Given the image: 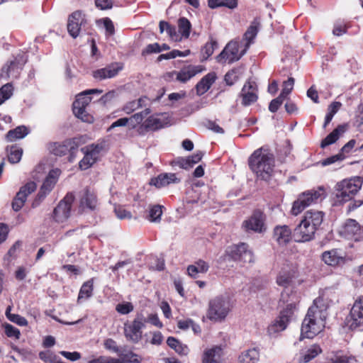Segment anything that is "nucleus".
<instances>
[{
  "instance_id": "f257e3e1",
  "label": "nucleus",
  "mask_w": 363,
  "mask_h": 363,
  "mask_svg": "<svg viewBox=\"0 0 363 363\" xmlns=\"http://www.w3.org/2000/svg\"><path fill=\"white\" fill-rule=\"evenodd\" d=\"M324 213L319 211H307L299 225L294 229L296 242H308L313 239L315 233L323 221Z\"/></svg>"
},
{
  "instance_id": "f03ea898",
  "label": "nucleus",
  "mask_w": 363,
  "mask_h": 363,
  "mask_svg": "<svg viewBox=\"0 0 363 363\" xmlns=\"http://www.w3.org/2000/svg\"><path fill=\"white\" fill-rule=\"evenodd\" d=\"M274 157L267 150H256L249 158V166L258 179H269L273 172Z\"/></svg>"
},
{
  "instance_id": "7ed1b4c3",
  "label": "nucleus",
  "mask_w": 363,
  "mask_h": 363,
  "mask_svg": "<svg viewBox=\"0 0 363 363\" xmlns=\"http://www.w3.org/2000/svg\"><path fill=\"white\" fill-rule=\"evenodd\" d=\"M327 315L328 313H323L316 310L315 306H311L302 322L300 340L312 339L320 333L325 328Z\"/></svg>"
},
{
  "instance_id": "20e7f679",
  "label": "nucleus",
  "mask_w": 363,
  "mask_h": 363,
  "mask_svg": "<svg viewBox=\"0 0 363 363\" xmlns=\"http://www.w3.org/2000/svg\"><path fill=\"white\" fill-rule=\"evenodd\" d=\"M362 183L363 179L361 177H354L337 183L335 190L338 201L340 202L350 201L359 191Z\"/></svg>"
},
{
  "instance_id": "39448f33",
  "label": "nucleus",
  "mask_w": 363,
  "mask_h": 363,
  "mask_svg": "<svg viewBox=\"0 0 363 363\" xmlns=\"http://www.w3.org/2000/svg\"><path fill=\"white\" fill-rule=\"evenodd\" d=\"M231 309V303L228 296H218L208 303L207 318L213 321H221L225 318Z\"/></svg>"
},
{
  "instance_id": "423d86ee",
  "label": "nucleus",
  "mask_w": 363,
  "mask_h": 363,
  "mask_svg": "<svg viewBox=\"0 0 363 363\" xmlns=\"http://www.w3.org/2000/svg\"><path fill=\"white\" fill-rule=\"evenodd\" d=\"M325 198L324 189L319 188L318 189H311L303 192L298 196V198L293 203L291 213L297 216L306 208L318 203Z\"/></svg>"
},
{
  "instance_id": "0eeeda50",
  "label": "nucleus",
  "mask_w": 363,
  "mask_h": 363,
  "mask_svg": "<svg viewBox=\"0 0 363 363\" xmlns=\"http://www.w3.org/2000/svg\"><path fill=\"white\" fill-rule=\"evenodd\" d=\"M146 320L143 313H138L134 320L124 324V335L133 343H138L142 338L143 330L145 328Z\"/></svg>"
},
{
  "instance_id": "6e6552de",
  "label": "nucleus",
  "mask_w": 363,
  "mask_h": 363,
  "mask_svg": "<svg viewBox=\"0 0 363 363\" xmlns=\"http://www.w3.org/2000/svg\"><path fill=\"white\" fill-rule=\"evenodd\" d=\"M247 49L240 42L233 40L229 42L223 50L217 56L219 63H233L238 61L247 52Z\"/></svg>"
},
{
  "instance_id": "1a4fd4ad",
  "label": "nucleus",
  "mask_w": 363,
  "mask_h": 363,
  "mask_svg": "<svg viewBox=\"0 0 363 363\" xmlns=\"http://www.w3.org/2000/svg\"><path fill=\"white\" fill-rule=\"evenodd\" d=\"M105 143L100 142L92 143L81 149L84 154V157L79 163V168L82 170H86L91 167L99 159L101 152L104 149Z\"/></svg>"
},
{
  "instance_id": "9d476101",
  "label": "nucleus",
  "mask_w": 363,
  "mask_h": 363,
  "mask_svg": "<svg viewBox=\"0 0 363 363\" xmlns=\"http://www.w3.org/2000/svg\"><path fill=\"white\" fill-rule=\"evenodd\" d=\"M280 301L286 303V306L280 312V315L278 318L288 325L292 320L297 310L296 305L299 302V297L297 294H291L289 295V291L285 290L281 292Z\"/></svg>"
},
{
  "instance_id": "9b49d317",
  "label": "nucleus",
  "mask_w": 363,
  "mask_h": 363,
  "mask_svg": "<svg viewBox=\"0 0 363 363\" xmlns=\"http://www.w3.org/2000/svg\"><path fill=\"white\" fill-rule=\"evenodd\" d=\"M26 61V57L21 54L18 55L13 60L8 61L1 68L0 79L8 80L18 78Z\"/></svg>"
},
{
  "instance_id": "f8f14e48",
  "label": "nucleus",
  "mask_w": 363,
  "mask_h": 363,
  "mask_svg": "<svg viewBox=\"0 0 363 363\" xmlns=\"http://www.w3.org/2000/svg\"><path fill=\"white\" fill-rule=\"evenodd\" d=\"M266 216L260 210L255 211L251 216L242 222V228L247 233H263L267 230Z\"/></svg>"
},
{
  "instance_id": "ddd939ff",
  "label": "nucleus",
  "mask_w": 363,
  "mask_h": 363,
  "mask_svg": "<svg viewBox=\"0 0 363 363\" xmlns=\"http://www.w3.org/2000/svg\"><path fill=\"white\" fill-rule=\"evenodd\" d=\"M60 174V170L58 169H52L49 172L48 175L43 182L37 196L33 201V208L38 206L42 201L46 197V196L52 191L56 182H57Z\"/></svg>"
},
{
  "instance_id": "4468645a",
  "label": "nucleus",
  "mask_w": 363,
  "mask_h": 363,
  "mask_svg": "<svg viewBox=\"0 0 363 363\" xmlns=\"http://www.w3.org/2000/svg\"><path fill=\"white\" fill-rule=\"evenodd\" d=\"M79 145V139L74 138L65 140L63 143H54L49 147L50 152L57 156H62L69 152V161L74 159V154Z\"/></svg>"
},
{
  "instance_id": "2eb2a0df",
  "label": "nucleus",
  "mask_w": 363,
  "mask_h": 363,
  "mask_svg": "<svg viewBox=\"0 0 363 363\" xmlns=\"http://www.w3.org/2000/svg\"><path fill=\"white\" fill-rule=\"evenodd\" d=\"M74 200V196L72 193L67 194L60 201L53 211V219L59 223L65 222L70 216L72 204Z\"/></svg>"
},
{
  "instance_id": "dca6fc26",
  "label": "nucleus",
  "mask_w": 363,
  "mask_h": 363,
  "mask_svg": "<svg viewBox=\"0 0 363 363\" xmlns=\"http://www.w3.org/2000/svg\"><path fill=\"white\" fill-rule=\"evenodd\" d=\"M337 294L335 288L329 287L322 290L319 296L313 301L311 306H315V309L323 313H327L330 305L337 301Z\"/></svg>"
},
{
  "instance_id": "f3484780",
  "label": "nucleus",
  "mask_w": 363,
  "mask_h": 363,
  "mask_svg": "<svg viewBox=\"0 0 363 363\" xmlns=\"http://www.w3.org/2000/svg\"><path fill=\"white\" fill-rule=\"evenodd\" d=\"M91 101V97L84 91L79 94L73 102V113L76 117L84 122H92V117L86 113V107Z\"/></svg>"
},
{
  "instance_id": "a211bd4d",
  "label": "nucleus",
  "mask_w": 363,
  "mask_h": 363,
  "mask_svg": "<svg viewBox=\"0 0 363 363\" xmlns=\"http://www.w3.org/2000/svg\"><path fill=\"white\" fill-rule=\"evenodd\" d=\"M347 323L352 330L363 325V296H358L354 301Z\"/></svg>"
},
{
  "instance_id": "6ab92c4d",
  "label": "nucleus",
  "mask_w": 363,
  "mask_h": 363,
  "mask_svg": "<svg viewBox=\"0 0 363 363\" xmlns=\"http://www.w3.org/2000/svg\"><path fill=\"white\" fill-rule=\"evenodd\" d=\"M86 20L85 16L80 11H76L69 16L67 30L73 38L79 36L82 30L86 28Z\"/></svg>"
},
{
  "instance_id": "aec40b11",
  "label": "nucleus",
  "mask_w": 363,
  "mask_h": 363,
  "mask_svg": "<svg viewBox=\"0 0 363 363\" xmlns=\"http://www.w3.org/2000/svg\"><path fill=\"white\" fill-rule=\"evenodd\" d=\"M228 253L235 261L242 263H252L254 262L253 253L246 243L241 242L232 246L228 250Z\"/></svg>"
},
{
  "instance_id": "412c9836",
  "label": "nucleus",
  "mask_w": 363,
  "mask_h": 363,
  "mask_svg": "<svg viewBox=\"0 0 363 363\" xmlns=\"http://www.w3.org/2000/svg\"><path fill=\"white\" fill-rule=\"evenodd\" d=\"M97 206L98 199L94 191L86 188L79 193V211L80 212L94 211Z\"/></svg>"
},
{
  "instance_id": "4be33fe9",
  "label": "nucleus",
  "mask_w": 363,
  "mask_h": 363,
  "mask_svg": "<svg viewBox=\"0 0 363 363\" xmlns=\"http://www.w3.org/2000/svg\"><path fill=\"white\" fill-rule=\"evenodd\" d=\"M340 233L347 239L357 241L363 236V230L356 220L349 219L340 228Z\"/></svg>"
},
{
  "instance_id": "5701e85b",
  "label": "nucleus",
  "mask_w": 363,
  "mask_h": 363,
  "mask_svg": "<svg viewBox=\"0 0 363 363\" xmlns=\"http://www.w3.org/2000/svg\"><path fill=\"white\" fill-rule=\"evenodd\" d=\"M239 97L241 98V104L244 106H248L256 102L258 99L257 89L255 82H247L240 94Z\"/></svg>"
},
{
  "instance_id": "b1692460",
  "label": "nucleus",
  "mask_w": 363,
  "mask_h": 363,
  "mask_svg": "<svg viewBox=\"0 0 363 363\" xmlns=\"http://www.w3.org/2000/svg\"><path fill=\"white\" fill-rule=\"evenodd\" d=\"M37 188L34 182H29L23 186L12 202V208L15 211H18L24 205L27 197Z\"/></svg>"
},
{
  "instance_id": "393cba45",
  "label": "nucleus",
  "mask_w": 363,
  "mask_h": 363,
  "mask_svg": "<svg viewBox=\"0 0 363 363\" xmlns=\"http://www.w3.org/2000/svg\"><path fill=\"white\" fill-rule=\"evenodd\" d=\"M123 65L121 63L115 62L108 65L106 67L96 69L93 72V77L98 80L102 81L106 79H111L116 77L118 72L122 70Z\"/></svg>"
},
{
  "instance_id": "a878e982",
  "label": "nucleus",
  "mask_w": 363,
  "mask_h": 363,
  "mask_svg": "<svg viewBox=\"0 0 363 363\" xmlns=\"http://www.w3.org/2000/svg\"><path fill=\"white\" fill-rule=\"evenodd\" d=\"M205 68L202 65H188L184 67L179 72H172L176 76V79L180 82L185 83L197 74L202 72Z\"/></svg>"
},
{
  "instance_id": "bb28decb",
  "label": "nucleus",
  "mask_w": 363,
  "mask_h": 363,
  "mask_svg": "<svg viewBox=\"0 0 363 363\" xmlns=\"http://www.w3.org/2000/svg\"><path fill=\"white\" fill-rule=\"evenodd\" d=\"M259 20L255 18L244 33L242 39L240 41L247 50H248L250 46L254 43V39L259 31Z\"/></svg>"
},
{
  "instance_id": "cd10ccee",
  "label": "nucleus",
  "mask_w": 363,
  "mask_h": 363,
  "mask_svg": "<svg viewBox=\"0 0 363 363\" xmlns=\"http://www.w3.org/2000/svg\"><path fill=\"white\" fill-rule=\"evenodd\" d=\"M273 238L279 245H286L291 239V230L286 225H277L274 228Z\"/></svg>"
},
{
  "instance_id": "c85d7f7f",
  "label": "nucleus",
  "mask_w": 363,
  "mask_h": 363,
  "mask_svg": "<svg viewBox=\"0 0 363 363\" xmlns=\"http://www.w3.org/2000/svg\"><path fill=\"white\" fill-rule=\"evenodd\" d=\"M223 349L220 346H214L206 349L202 357V363H221Z\"/></svg>"
},
{
  "instance_id": "c756f323",
  "label": "nucleus",
  "mask_w": 363,
  "mask_h": 363,
  "mask_svg": "<svg viewBox=\"0 0 363 363\" xmlns=\"http://www.w3.org/2000/svg\"><path fill=\"white\" fill-rule=\"evenodd\" d=\"M322 259L328 265L336 266L344 262L345 257L340 250L333 249L324 252Z\"/></svg>"
},
{
  "instance_id": "7c9ffc66",
  "label": "nucleus",
  "mask_w": 363,
  "mask_h": 363,
  "mask_svg": "<svg viewBox=\"0 0 363 363\" xmlns=\"http://www.w3.org/2000/svg\"><path fill=\"white\" fill-rule=\"evenodd\" d=\"M179 179L176 177L174 173H162L159 174L157 177L151 179L150 184L155 186L157 188L164 187L170 184L178 183Z\"/></svg>"
},
{
  "instance_id": "2f4dec72",
  "label": "nucleus",
  "mask_w": 363,
  "mask_h": 363,
  "mask_svg": "<svg viewBox=\"0 0 363 363\" xmlns=\"http://www.w3.org/2000/svg\"><path fill=\"white\" fill-rule=\"evenodd\" d=\"M216 74L214 73H208L203 77L201 80L196 84V89L198 95L205 94L216 80Z\"/></svg>"
},
{
  "instance_id": "473e14b6",
  "label": "nucleus",
  "mask_w": 363,
  "mask_h": 363,
  "mask_svg": "<svg viewBox=\"0 0 363 363\" xmlns=\"http://www.w3.org/2000/svg\"><path fill=\"white\" fill-rule=\"evenodd\" d=\"M321 352L322 350L318 345H313L300 353L299 362L303 363L309 362Z\"/></svg>"
},
{
  "instance_id": "72a5a7b5",
  "label": "nucleus",
  "mask_w": 363,
  "mask_h": 363,
  "mask_svg": "<svg viewBox=\"0 0 363 363\" xmlns=\"http://www.w3.org/2000/svg\"><path fill=\"white\" fill-rule=\"evenodd\" d=\"M94 290V280L91 279L87 281L84 282L80 288L77 302L79 303L84 301L88 300L91 297Z\"/></svg>"
},
{
  "instance_id": "f704fd0d",
  "label": "nucleus",
  "mask_w": 363,
  "mask_h": 363,
  "mask_svg": "<svg viewBox=\"0 0 363 363\" xmlns=\"http://www.w3.org/2000/svg\"><path fill=\"white\" fill-rule=\"evenodd\" d=\"M208 264L203 260H199L187 268L188 274L192 278H197L198 274L206 273L208 270Z\"/></svg>"
},
{
  "instance_id": "c9c22d12",
  "label": "nucleus",
  "mask_w": 363,
  "mask_h": 363,
  "mask_svg": "<svg viewBox=\"0 0 363 363\" xmlns=\"http://www.w3.org/2000/svg\"><path fill=\"white\" fill-rule=\"evenodd\" d=\"M293 276L291 272L281 271L277 278V284L284 288V290H287L289 291V295L291 294H296L291 289L289 288L292 281Z\"/></svg>"
},
{
  "instance_id": "e433bc0d",
  "label": "nucleus",
  "mask_w": 363,
  "mask_h": 363,
  "mask_svg": "<svg viewBox=\"0 0 363 363\" xmlns=\"http://www.w3.org/2000/svg\"><path fill=\"white\" fill-rule=\"evenodd\" d=\"M345 128L344 125H338L332 133H330L320 143V147L325 148V147L335 143L345 132Z\"/></svg>"
},
{
  "instance_id": "4c0bfd02",
  "label": "nucleus",
  "mask_w": 363,
  "mask_h": 363,
  "mask_svg": "<svg viewBox=\"0 0 363 363\" xmlns=\"http://www.w3.org/2000/svg\"><path fill=\"white\" fill-rule=\"evenodd\" d=\"M259 358V352L256 348L245 350L239 356V363H257Z\"/></svg>"
},
{
  "instance_id": "58836bf2",
  "label": "nucleus",
  "mask_w": 363,
  "mask_h": 363,
  "mask_svg": "<svg viewBox=\"0 0 363 363\" xmlns=\"http://www.w3.org/2000/svg\"><path fill=\"white\" fill-rule=\"evenodd\" d=\"M165 123L159 116H151L145 121L143 125L147 130H156L164 128Z\"/></svg>"
},
{
  "instance_id": "ea45409f",
  "label": "nucleus",
  "mask_w": 363,
  "mask_h": 363,
  "mask_svg": "<svg viewBox=\"0 0 363 363\" xmlns=\"http://www.w3.org/2000/svg\"><path fill=\"white\" fill-rule=\"evenodd\" d=\"M29 131L27 127L20 125L7 133L6 140L9 142H12L16 140L22 139L26 137Z\"/></svg>"
},
{
  "instance_id": "a19ab883",
  "label": "nucleus",
  "mask_w": 363,
  "mask_h": 363,
  "mask_svg": "<svg viewBox=\"0 0 363 363\" xmlns=\"http://www.w3.org/2000/svg\"><path fill=\"white\" fill-rule=\"evenodd\" d=\"M168 346L175 350L180 355H186L189 353V348L186 345L181 343L173 337H169L167 340Z\"/></svg>"
},
{
  "instance_id": "79ce46f5",
  "label": "nucleus",
  "mask_w": 363,
  "mask_h": 363,
  "mask_svg": "<svg viewBox=\"0 0 363 363\" xmlns=\"http://www.w3.org/2000/svg\"><path fill=\"white\" fill-rule=\"evenodd\" d=\"M287 327V325L277 318L274 320L267 328V334L271 337H275L279 333L284 330Z\"/></svg>"
},
{
  "instance_id": "37998d69",
  "label": "nucleus",
  "mask_w": 363,
  "mask_h": 363,
  "mask_svg": "<svg viewBox=\"0 0 363 363\" xmlns=\"http://www.w3.org/2000/svg\"><path fill=\"white\" fill-rule=\"evenodd\" d=\"M162 215V206L161 205H152L148 208V214L146 216L147 219L152 223H159L161 220Z\"/></svg>"
},
{
  "instance_id": "c03bdc74",
  "label": "nucleus",
  "mask_w": 363,
  "mask_h": 363,
  "mask_svg": "<svg viewBox=\"0 0 363 363\" xmlns=\"http://www.w3.org/2000/svg\"><path fill=\"white\" fill-rule=\"evenodd\" d=\"M6 151L9 162L16 164L20 162L23 155L22 148L16 145H12L10 147H7Z\"/></svg>"
},
{
  "instance_id": "a18cd8bd",
  "label": "nucleus",
  "mask_w": 363,
  "mask_h": 363,
  "mask_svg": "<svg viewBox=\"0 0 363 363\" xmlns=\"http://www.w3.org/2000/svg\"><path fill=\"white\" fill-rule=\"evenodd\" d=\"M150 113V110L149 108H145L141 112L135 113L130 118H128V125L132 128H135L138 125L140 124L144 118Z\"/></svg>"
},
{
  "instance_id": "49530a36",
  "label": "nucleus",
  "mask_w": 363,
  "mask_h": 363,
  "mask_svg": "<svg viewBox=\"0 0 363 363\" xmlns=\"http://www.w3.org/2000/svg\"><path fill=\"white\" fill-rule=\"evenodd\" d=\"M203 155V154L202 152H197L191 157H189L186 159H182L179 162V165L184 169L191 167L194 164L198 163L202 159Z\"/></svg>"
},
{
  "instance_id": "de8ad7c7",
  "label": "nucleus",
  "mask_w": 363,
  "mask_h": 363,
  "mask_svg": "<svg viewBox=\"0 0 363 363\" xmlns=\"http://www.w3.org/2000/svg\"><path fill=\"white\" fill-rule=\"evenodd\" d=\"M208 6L211 9L219 6H225L229 9H235L238 6L237 0H208Z\"/></svg>"
},
{
  "instance_id": "09e8293b",
  "label": "nucleus",
  "mask_w": 363,
  "mask_h": 363,
  "mask_svg": "<svg viewBox=\"0 0 363 363\" xmlns=\"http://www.w3.org/2000/svg\"><path fill=\"white\" fill-rule=\"evenodd\" d=\"M354 362L353 357L338 352L329 357L327 363H354Z\"/></svg>"
},
{
  "instance_id": "8fccbe9b",
  "label": "nucleus",
  "mask_w": 363,
  "mask_h": 363,
  "mask_svg": "<svg viewBox=\"0 0 363 363\" xmlns=\"http://www.w3.org/2000/svg\"><path fill=\"white\" fill-rule=\"evenodd\" d=\"M179 30L184 38H189L191 28V23L186 18H180L178 21Z\"/></svg>"
},
{
  "instance_id": "3c124183",
  "label": "nucleus",
  "mask_w": 363,
  "mask_h": 363,
  "mask_svg": "<svg viewBox=\"0 0 363 363\" xmlns=\"http://www.w3.org/2000/svg\"><path fill=\"white\" fill-rule=\"evenodd\" d=\"M39 358L45 363H57L60 357L50 350L41 351Z\"/></svg>"
},
{
  "instance_id": "603ef678",
  "label": "nucleus",
  "mask_w": 363,
  "mask_h": 363,
  "mask_svg": "<svg viewBox=\"0 0 363 363\" xmlns=\"http://www.w3.org/2000/svg\"><path fill=\"white\" fill-rule=\"evenodd\" d=\"M13 94V86L11 83H7L0 89V105L9 99Z\"/></svg>"
},
{
  "instance_id": "864d4df0",
  "label": "nucleus",
  "mask_w": 363,
  "mask_h": 363,
  "mask_svg": "<svg viewBox=\"0 0 363 363\" xmlns=\"http://www.w3.org/2000/svg\"><path fill=\"white\" fill-rule=\"evenodd\" d=\"M88 363H123V361L110 356H99L89 360Z\"/></svg>"
},
{
  "instance_id": "5fc2aeb1",
  "label": "nucleus",
  "mask_w": 363,
  "mask_h": 363,
  "mask_svg": "<svg viewBox=\"0 0 363 363\" xmlns=\"http://www.w3.org/2000/svg\"><path fill=\"white\" fill-rule=\"evenodd\" d=\"M190 53L189 50H186L184 52H181L179 50H174L167 54L161 55L159 58L161 59H173L177 57H186Z\"/></svg>"
},
{
  "instance_id": "6e6d98bb",
  "label": "nucleus",
  "mask_w": 363,
  "mask_h": 363,
  "mask_svg": "<svg viewBox=\"0 0 363 363\" xmlns=\"http://www.w3.org/2000/svg\"><path fill=\"white\" fill-rule=\"evenodd\" d=\"M104 345L106 350L118 354L119 355V357L121 356L122 354L121 353V350L117 346L116 342L115 340H113V339H111V338L106 339L104 341Z\"/></svg>"
},
{
  "instance_id": "4d7b16f0",
  "label": "nucleus",
  "mask_w": 363,
  "mask_h": 363,
  "mask_svg": "<svg viewBox=\"0 0 363 363\" xmlns=\"http://www.w3.org/2000/svg\"><path fill=\"white\" fill-rule=\"evenodd\" d=\"M286 99V98L285 96H282L281 94H279V96L278 97H277L276 99H273L270 102L269 106V110L272 113L277 112V110L279 109V108L280 107V106L283 104L284 101Z\"/></svg>"
},
{
  "instance_id": "13d9d810",
  "label": "nucleus",
  "mask_w": 363,
  "mask_h": 363,
  "mask_svg": "<svg viewBox=\"0 0 363 363\" xmlns=\"http://www.w3.org/2000/svg\"><path fill=\"white\" fill-rule=\"evenodd\" d=\"M294 85V79L289 77L287 81H285L283 84V89L280 94L287 98L288 95L293 90Z\"/></svg>"
},
{
  "instance_id": "bf43d9fd",
  "label": "nucleus",
  "mask_w": 363,
  "mask_h": 363,
  "mask_svg": "<svg viewBox=\"0 0 363 363\" xmlns=\"http://www.w3.org/2000/svg\"><path fill=\"white\" fill-rule=\"evenodd\" d=\"M133 306L130 302L119 303L116 306V311L123 315L128 314L133 311Z\"/></svg>"
},
{
  "instance_id": "052dcab7",
  "label": "nucleus",
  "mask_w": 363,
  "mask_h": 363,
  "mask_svg": "<svg viewBox=\"0 0 363 363\" xmlns=\"http://www.w3.org/2000/svg\"><path fill=\"white\" fill-rule=\"evenodd\" d=\"M118 359H121L123 361V363H139L140 359L138 357V355L133 353L129 352L125 354H121Z\"/></svg>"
},
{
  "instance_id": "680f3d73",
  "label": "nucleus",
  "mask_w": 363,
  "mask_h": 363,
  "mask_svg": "<svg viewBox=\"0 0 363 363\" xmlns=\"http://www.w3.org/2000/svg\"><path fill=\"white\" fill-rule=\"evenodd\" d=\"M5 333L9 337H15L18 339L20 336V331L18 328L10 324H6L4 326Z\"/></svg>"
},
{
  "instance_id": "e2e57ef3",
  "label": "nucleus",
  "mask_w": 363,
  "mask_h": 363,
  "mask_svg": "<svg viewBox=\"0 0 363 363\" xmlns=\"http://www.w3.org/2000/svg\"><path fill=\"white\" fill-rule=\"evenodd\" d=\"M216 47L217 43L215 41L207 43L203 49V58H208L213 53V51Z\"/></svg>"
},
{
  "instance_id": "0e129e2a",
  "label": "nucleus",
  "mask_w": 363,
  "mask_h": 363,
  "mask_svg": "<svg viewBox=\"0 0 363 363\" xmlns=\"http://www.w3.org/2000/svg\"><path fill=\"white\" fill-rule=\"evenodd\" d=\"M114 212L119 219L130 218L131 213L126 211L123 207L118 206L114 207Z\"/></svg>"
},
{
  "instance_id": "69168bd1",
  "label": "nucleus",
  "mask_w": 363,
  "mask_h": 363,
  "mask_svg": "<svg viewBox=\"0 0 363 363\" xmlns=\"http://www.w3.org/2000/svg\"><path fill=\"white\" fill-rule=\"evenodd\" d=\"M162 51L161 46L160 44L155 43L152 44H149L146 46V48L143 50L142 54L149 55L151 53H159Z\"/></svg>"
},
{
  "instance_id": "338daca9",
  "label": "nucleus",
  "mask_w": 363,
  "mask_h": 363,
  "mask_svg": "<svg viewBox=\"0 0 363 363\" xmlns=\"http://www.w3.org/2000/svg\"><path fill=\"white\" fill-rule=\"evenodd\" d=\"M347 32V26L343 22H337L334 25L333 33L334 35L340 36Z\"/></svg>"
},
{
  "instance_id": "774afa93",
  "label": "nucleus",
  "mask_w": 363,
  "mask_h": 363,
  "mask_svg": "<svg viewBox=\"0 0 363 363\" xmlns=\"http://www.w3.org/2000/svg\"><path fill=\"white\" fill-rule=\"evenodd\" d=\"M146 323H150L152 325L157 327L162 328L163 324L160 320L158 315L156 313H150L147 316H145Z\"/></svg>"
}]
</instances>
